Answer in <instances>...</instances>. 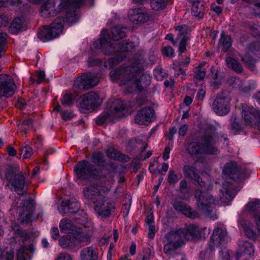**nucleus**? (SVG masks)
I'll use <instances>...</instances> for the list:
<instances>
[{
    "mask_svg": "<svg viewBox=\"0 0 260 260\" xmlns=\"http://www.w3.org/2000/svg\"><path fill=\"white\" fill-rule=\"evenodd\" d=\"M99 81V79L97 76L88 74L77 78L75 81V85L80 88L89 89L95 86Z\"/></svg>",
    "mask_w": 260,
    "mask_h": 260,
    "instance_id": "nucleus-15",
    "label": "nucleus"
},
{
    "mask_svg": "<svg viewBox=\"0 0 260 260\" xmlns=\"http://www.w3.org/2000/svg\"><path fill=\"white\" fill-rule=\"evenodd\" d=\"M239 247L240 254H243L251 257L253 255L254 249L253 245L248 241H239Z\"/></svg>",
    "mask_w": 260,
    "mask_h": 260,
    "instance_id": "nucleus-28",
    "label": "nucleus"
},
{
    "mask_svg": "<svg viewBox=\"0 0 260 260\" xmlns=\"http://www.w3.org/2000/svg\"><path fill=\"white\" fill-rule=\"evenodd\" d=\"M250 52L255 54L256 56L260 58V43L255 42L252 43L249 47Z\"/></svg>",
    "mask_w": 260,
    "mask_h": 260,
    "instance_id": "nucleus-45",
    "label": "nucleus"
},
{
    "mask_svg": "<svg viewBox=\"0 0 260 260\" xmlns=\"http://www.w3.org/2000/svg\"><path fill=\"white\" fill-rule=\"evenodd\" d=\"M220 43H222L223 46V50L224 52L227 51L232 45V41L231 38L229 36H225L223 33L221 35Z\"/></svg>",
    "mask_w": 260,
    "mask_h": 260,
    "instance_id": "nucleus-36",
    "label": "nucleus"
},
{
    "mask_svg": "<svg viewBox=\"0 0 260 260\" xmlns=\"http://www.w3.org/2000/svg\"><path fill=\"white\" fill-rule=\"evenodd\" d=\"M81 105L86 109H91L99 105L102 100L95 92H90L81 97Z\"/></svg>",
    "mask_w": 260,
    "mask_h": 260,
    "instance_id": "nucleus-18",
    "label": "nucleus"
},
{
    "mask_svg": "<svg viewBox=\"0 0 260 260\" xmlns=\"http://www.w3.org/2000/svg\"><path fill=\"white\" fill-rule=\"evenodd\" d=\"M195 197L197 200V204L198 208L208 214L211 211V205L216 204V200L212 196L207 193L203 194L199 190L196 191Z\"/></svg>",
    "mask_w": 260,
    "mask_h": 260,
    "instance_id": "nucleus-12",
    "label": "nucleus"
},
{
    "mask_svg": "<svg viewBox=\"0 0 260 260\" xmlns=\"http://www.w3.org/2000/svg\"><path fill=\"white\" fill-rule=\"evenodd\" d=\"M31 120L29 119L23 122L19 125V128L21 131L26 132L27 130L31 128L32 127Z\"/></svg>",
    "mask_w": 260,
    "mask_h": 260,
    "instance_id": "nucleus-48",
    "label": "nucleus"
},
{
    "mask_svg": "<svg viewBox=\"0 0 260 260\" xmlns=\"http://www.w3.org/2000/svg\"><path fill=\"white\" fill-rule=\"evenodd\" d=\"M231 131L233 134H236L242 129V125L238 122V121H237L236 118L233 119V118H232L231 119Z\"/></svg>",
    "mask_w": 260,
    "mask_h": 260,
    "instance_id": "nucleus-43",
    "label": "nucleus"
},
{
    "mask_svg": "<svg viewBox=\"0 0 260 260\" xmlns=\"http://www.w3.org/2000/svg\"><path fill=\"white\" fill-rule=\"evenodd\" d=\"M223 173L232 179H235L234 175H238L239 172L237 168V164L235 162H230L226 164L223 169Z\"/></svg>",
    "mask_w": 260,
    "mask_h": 260,
    "instance_id": "nucleus-32",
    "label": "nucleus"
},
{
    "mask_svg": "<svg viewBox=\"0 0 260 260\" xmlns=\"http://www.w3.org/2000/svg\"><path fill=\"white\" fill-rule=\"evenodd\" d=\"M125 108L123 102L119 100H116L114 102L111 108L114 110L115 113H117Z\"/></svg>",
    "mask_w": 260,
    "mask_h": 260,
    "instance_id": "nucleus-47",
    "label": "nucleus"
},
{
    "mask_svg": "<svg viewBox=\"0 0 260 260\" xmlns=\"http://www.w3.org/2000/svg\"><path fill=\"white\" fill-rule=\"evenodd\" d=\"M227 66L235 71L236 72L240 73L242 71V67L240 62L235 58L229 56L225 59Z\"/></svg>",
    "mask_w": 260,
    "mask_h": 260,
    "instance_id": "nucleus-33",
    "label": "nucleus"
},
{
    "mask_svg": "<svg viewBox=\"0 0 260 260\" xmlns=\"http://www.w3.org/2000/svg\"><path fill=\"white\" fill-rule=\"evenodd\" d=\"M194 73L196 78L202 80L205 76V72L203 69H200V67L194 68Z\"/></svg>",
    "mask_w": 260,
    "mask_h": 260,
    "instance_id": "nucleus-53",
    "label": "nucleus"
},
{
    "mask_svg": "<svg viewBox=\"0 0 260 260\" xmlns=\"http://www.w3.org/2000/svg\"><path fill=\"white\" fill-rule=\"evenodd\" d=\"M114 209V203L105 197L99 196V199L95 203L94 210L97 213L103 217L110 215Z\"/></svg>",
    "mask_w": 260,
    "mask_h": 260,
    "instance_id": "nucleus-13",
    "label": "nucleus"
},
{
    "mask_svg": "<svg viewBox=\"0 0 260 260\" xmlns=\"http://www.w3.org/2000/svg\"><path fill=\"white\" fill-rule=\"evenodd\" d=\"M83 0H60L57 7H55V0H46L41 7L40 13L44 17H53L58 13L67 10H73V13L67 14V20L72 24L76 22L77 15L75 9L80 7Z\"/></svg>",
    "mask_w": 260,
    "mask_h": 260,
    "instance_id": "nucleus-1",
    "label": "nucleus"
},
{
    "mask_svg": "<svg viewBox=\"0 0 260 260\" xmlns=\"http://www.w3.org/2000/svg\"><path fill=\"white\" fill-rule=\"evenodd\" d=\"M30 214L27 211L23 212L20 214V220L22 223H27L30 221Z\"/></svg>",
    "mask_w": 260,
    "mask_h": 260,
    "instance_id": "nucleus-54",
    "label": "nucleus"
},
{
    "mask_svg": "<svg viewBox=\"0 0 260 260\" xmlns=\"http://www.w3.org/2000/svg\"><path fill=\"white\" fill-rule=\"evenodd\" d=\"M132 67H126L124 69H118L112 71L110 73V78L113 81H116L121 78H124V79L121 81V84L123 85L122 83V81L123 80L127 81L130 78V71Z\"/></svg>",
    "mask_w": 260,
    "mask_h": 260,
    "instance_id": "nucleus-23",
    "label": "nucleus"
},
{
    "mask_svg": "<svg viewBox=\"0 0 260 260\" xmlns=\"http://www.w3.org/2000/svg\"><path fill=\"white\" fill-rule=\"evenodd\" d=\"M231 99L228 96L217 97L212 105L214 112L218 115L227 114L230 109Z\"/></svg>",
    "mask_w": 260,
    "mask_h": 260,
    "instance_id": "nucleus-14",
    "label": "nucleus"
},
{
    "mask_svg": "<svg viewBox=\"0 0 260 260\" xmlns=\"http://www.w3.org/2000/svg\"><path fill=\"white\" fill-rule=\"evenodd\" d=\"M255 224V231L252 229V223L247 220H241L239 225L243 229L246 236L254 240L260 241V213H256L254 215Z\"/></svg>",
    "mask_w": 260,
    "mask_h": 260,
    "instance_id": "nucleus-8",
    "label": "nucleus"
},
{
    "mask_svg": "<svg viewBox=\"0 0 260 260\" xmlns=\"http://www.w3.org/2000/svg\"><path fill=\"white\" fill-rule=\"evenodd\" d=\"M242 117L247 124H252L256 119L258 112L253 107L242 104Z\"/></svg>",
    "mask_w": 260,
    "mask_h": 260,
    "instance_id": "nucleus-22",
    "label": "nucleus"
},
{
    "mask_svg": "<svg viewBox=\"0 0 260 260\" xmlns=\"http://www.w3.org/2000/svg\"><path fill=\"white\" fill-rule=\"evenodd\" d=\"M93 166L86 160H82L78 162L74 168L75 174L77 178L85 180L92 175H94Z\"/></svg>",
    "mask_w": 260,
    "mask_h": 260,
    "instance_id": "nucleus-11",
    "label": "nucleus"
},
{
    "mask_svg": "<svg viewBox=\"0 0 260 260\" xmlns=\"http://www.w3.org/2000/svg\"><path fill=\"white\" fill-rule=\"evenodd\" d=\"M175 29L178 31L177 39L180 41L179 51L183 52L186 50V43L189 39L187 35L189 28L187 26L184 25L176 27Z\"/></svg>",
    "mask_w": 260,
    "mask_h": 260,
    "instance_id": "nucleus-20",
    "label": "nucleus"
},
{
    "mask_svg": "<svg viewBox=\"0 0 260 260\" xmlns=\"http://www.w3.org/2000/svg\"><path fill=\"white\" fill-rule=\"evenodd\" d=\"M97 190L98 188L94 186L86 187L83 191L84 197L87 200L92 201L95 203L96 201L99 199V196H100L98 194Z\"/></svg>",
    "mask_w": 260,
    "mask_h": 260,
    "instance_id": "nucleus-30",
    "label": "nucleus"
},
{
    "mask_svg": "<svg viewBox=\"0 0 260 260\" xmlns=\"http://www.w3.org/2000/svg\"><path fill=\"white\" fill-rule=\"evenodd\" d=\"M230 82L233 88H239L244 92H247L252 89L248 82H243L240 78H232Z\"/></svg>",
    "mask_w": 260,
    "mask_h": 260,
    "instance_id": "nucleus-31",
    "label": "nucleus"
},
{
    "mask_svg": "<svg viewBox=\"0 0 260 260\" xmlns=\"http://www.w3.org/2000/svg\"><path fill=\"white\" fill-rule=\"evenodd\" d=\"M131 206V199H129L128 200V203H125L123 205V214L124 216H127L129 213L130 208Z\"/></svg>",
    "mask_w": 260,
    "mask_h": 260,
    "instance_id": "nucleus-59",
    "label": "nucleus"
},
{
    "mask_svg": "<svg viewBox=\"0 0 260 260\" xmlns=\"http://www.w3.org/2000/svg\"><path fill=\"white\" fill-rule=\"evenodd\" d=\"M137 64H139V63ZM137 64L132 67L130 71V78L127 81H122V83L123 85H127L132 89H136L139 91H141L150 85L151 77L148 73L140 75L137 72L138 70L140 69V67H137ZM132 91V90H128L129 92Z\"/></svg>",
    "mask_w": 260,
    "mask_h": 260,
    "instance_id": "nucleus-3",
    "label": "nucleus"
},
{
    "mask_svg": "<svg viewBox=\"0 0 260 260\" xmlns=\"http://www.w3.org/2000/svg\"><path fill=\"white\" fill-rule=\"evenodd\" d=\"M61 117L65 120H69L74 117V115L67 111H62L60 112Z\"/></svg>",
    "mask_w": 260,
    "mask_h": 260,
    "instance_id": "nucleus-63",
    "label": "nucleus"
},
{
    "mask_svg": "<svg viewBox=\"0 0 260 260\" xmlns=\"http://www.w3.org/2000/svg\"><path fill=\"white\" fill-rule=\"evenodd\" d=\"M154 116V110L150 107H146L138 112L135 120L139 124L147 125L153 120Z\"/></svg>",
    "mask_w": 260,
    "mask_h": 260,
    "instance_id": "nucleus-16",
    "label": "nucleus"
},
{
    "mask_svg": "<svg viewBox=\"0 0 260 260\" xmlns=\"http://www.w3.org/2000/svg\"><path fill=\"white\" fill-rule=\"evenodd\" d=\"M6 177L18 194L23 193V189L25 185V178L21 172L13 169H10L6 173Z\"/></svg>",
    "mask_w": 260,
    "mask_h": 260,
    "instance_id": "nucleus-9",
    "label": "nucleus"
},
{
    "mask_svg": "<svg viewBox=\"0 0 260 260\" xmlns=\"http://www.w3.org/2000/svg\"><path fill=\"white\" fill-rule=\"evenodd\" d=\"M179 247L175 246V245L171 242H167L165 245L164 250L166 254L169 255V257L173 255L175 252H174L176 249Z\"/></svg>",
    "mask_w": 260,
    "mask_h": 260,
    "instance_id": "nucleus-41",
    "label": "nucleus"
},
{
    "mask_svg": "<svg viewBox=\"0 0 260 260\" xmlns=\"http://www.w3.org/2000/svg\"><path fill=\"white\" fill-rule=\"evenodd\" d=\"M163 52L164 54L168 57H172L174 54V50L170 46H166L164 48Z\"/></svg>",
    "mask_w": 260,
    "mask_h": 260,
    "instance_id": "nucleus-58",
    "label": "nucleus"
},
{
    "mask_svg": "<svg viewBox=\"0 0 260 260\" xmlns=\"http://www.w3.org/2000/svg\"><path fill=\"white\" fill-rule=\"evenodd\" d=\"M23 20L20 18H15L11 23L10 29L11 31L15 34L17 33L22 27Z\"/></svg>",
    "mask_w": 260,
    "mask_h": 260,
    "instance_id": "nucleus-37",
    "label": "nucleus"
},
{
    "mask_svg": "<svg viewBox=\"0 0 260 260\" xmlns=\"http://www.w3.org/2000/svg\"><path fill=\"white\" fill-rule=\"evenodd\" d=\"M32 154V151L30 147L28 146H25L20 149V155L24 158L30 157Z\"/></svg>",
    "mask_w": 260,
    "mask_h": 260,
    "instance_id": "nucleus-44",
    "label": "nucleus"
},
{
    "mask_svg": "<svg viewBox=\"0 0 260 260\" xmlns=\"http://www.w3.org/2000/svg\"><path fill=\"white\" fill-rule=\"evenodd\" d=\"M168 260H186L183 254L175 253L173 255L169 257Z\"/></svg>",
    "mask_w": 260,
    "mask_h": 260,
    "instance_id": "nucleus-60",
    "label": "nucleus"
},
{
    "mask_svg": "<svg viewBox=\"0 0 260 260\" xmlns=\"http://www.w3.org/2000/svg\"><path fill=\"white\" fill-rule=\"evenodd\" d=\"M103 157L104 155L102 152H96L92 155V160L94 164L100 165L103 162Z\"/></svg>",
    "mask_w": 260,
    "mask_h": 260,
    "instance_id": "nucleus-50",
    "label": "nucleus"
},
{
    "mask_svg": "<svg viewBox=\"0 0 260 260\" xmlns=\"http://www.w3.org/2000/svg\"><path fill=\"white\" fill-rule=\"evenodd\" d=\"M113 113L107 112L96 118V123L98 125H102L105 122L111 120V117L113 116Z\"/></svg>",
    "mask_w": 260,
    "mask_h": 260,
    "instance_id": "nucleus-38",
    "label": "nucleus"
},
{
    "mask_svg": "<svg viewBox=\"0 0 260 260\" xmlns=\"http://www.w3.org/2000/svg\"><path fill=\"white\" fill-rule=\"evenodd\" d=\"M107 156L114 159H122L121 154L113 148H109L107 151Z\"/></svg>",
    "mask_w": 260,
    "mask_h": 260,
    "instance_id": "nucleus-42",
    "label": "nucleus"
},
{
    "mask_svg": "<svg viewBox=\"0 0 260 260\" xmlns=\"http://www.w3.org/2000/svg\"><path fill=\"white\" fill-rule=\"evenodd\" d=\"M59 228L61 233L71 235H75V233H76V231H79L80 232V235H83V233L92 234V231H87L85 228L81 229L80 228L74 226L70 220L66 218L61 220Z\"/></svg>",
    "mask_w": 260,
    "mask_h": 260,
    "instance_id": "nucleus-17",
    "label": "nucleus"
},
{
    "mask_svg": "<svg viewBox=\"0 0 260 260\" xmlns=\"http://www.w3.org/2000/svg\"><path fill=\"white\" fill-rule=\"evenodd\" d=\"M173 206L176 210L180 211L189 218H194L197 217V213L196 212L192 211L189 206L181 201L173 202Z\"/></svg>",
    "mask_w": 260,
    "mask_h": 260,
    "instance_id": "nucleus-25",
    "label": "nucleus"
},
{
    "mask_svg": "<svg viewBox=\"0 0 260 260\" xmlns=\"http://www.w3.org/2000/svg\"><path fill=\"white\" fill-rule=\"evenodd\" d=\"M185 240H192L197 238L199 235L198 228L194 225H189L183 230Z\"/></svg>",
    "mask_w": 260,
    "mask_h": 260,
    "instance_id": "nucleus-29",
    "label": "nucleus"
},
{
    "mask_svg": "<svg viewBox=\"0 0 260 260\" xmlns=\"http://www.w3.org/2000/svg\"><path fill=\"white\" fill-rule=\"evenodd\" d=\"M141 9H131L128 13V17L130 21L133 23H136L137 18H138Z\"/></svg>",
    "mask_w": 260,
    "mask_h": 260,
    "instance_id": "nucleus-40",
    "label": "nucleus"
},
{
    "mask_svg": "<svg viewBox=\"0 0 260 260\" xmlns=\"http://www.w3.org/2000/svg\"><path fill=\"white\" fill-rule=\"evenodd\" d=\"M150 4L153 10L158 11L166 7V0H151Z\"/></svg>",
    "mask_w": 260,
    "mask_h": 260,
    "instance_id": "nucleus-39",
    "label": "nucleus"
},
{
    "mask_svg": "<svg viewBox=\"0 0 260 260\" xmlns=\"http://www.w3.org/2000/svg\"><path fill=\"white\" fill-rule=\"evenodd\" d=\"M183 234L182 229L171 231L166 236V241L172 243L175 246L180 247L184 244L185 240Z\"/></svg>",
    "mask_w": 260,
    "mask_h": 260,
    "instance_id": "nucleus-19",
    "label": "nucleus"
},
{
    "mask_svg": "<svg viewBox=\"0 0 260 260\" xmlns=\"http://www.w3.org/2000/svg\"><path fill=\"white\" fill-rule=\"evenodd\" d=\"M79 208V204L76 199L72 198L70 200H63L62 204L58 208L59 211L61 214L69 213L71 209H75L73 212H76Z\"/></svg>",
    "mask_w": 260,
    "mask_h": 260,
    "instance_id": "nucleus-24",
    "label": "nucleus"
},
{
    "mask_svg": "<svg viewBox=\"0 0 260 260\" xmlns=\"http://www.w3.org/2000/svg\"><path fill=\"white\" fill-rule=\"evenodd\" d=\"M10 20V17L5 15H0V27L6 26Z\"/></svg>",
    "mask_w": 260,
    "mask_h": 260,
    "instance_id": "nucleus-55",
    "label": "nucleus"
},
{
    "mask_svg": "<svg viewBox=\"0 0 260 260\" xmlns=\"http://www.w3.org/2000/svg\"><path fill=\"white\" fill-rule=\"evenodd\" d=\"M55 260H73V258L69 253H61L58 254Z\"/></svg>",
    "mask_w": 260,
    "mask_h": 260,
    "instance_id": "nucleus-57",
    "label": "nucleus"
},
{
    "mask_svg": "<svg viewBox=\"0 0 260 260\" xmlns=\"http://www.w3.org/2000/svg\"><path fill=\"white\" fill-rule=\"evenodd\" d=\"M215 143L214 137L210 136L203 140L201 143H190L187 147V151L191 155L199 154H215L218 150L214 146Z\"/></svg>",
    "mask_w": 260,
    "mask_h": 260,
    "instance_id": "nucleus-5",
    "label": "nucleus"
},
{
    "mask_svg": "<svg viewBox=\"0 0 260 260\" xmlns=\"http://www.w3.org/2000/svg\"><path fill=\"white\" fill-rule=\"evenodd\" d=\"M16 88V85L11 76L8 75H0V99L12 96Z\"/></svg>",
    "mask_w": 260,
    "mask_h": 260,
    "instance_id": "nucleus-10",
    "label": "nucleus"
},
{
    "mask_svg": "<svg viewBox=\"0 0 260 260\" xmlns=\"http://www.w3.org/2000/svg\"><path fill=\"white\" fill-rule=\"evenodd\" d=\"M183 171L186 176L189 177L202 186H204L205 184V181H203L202 179L205 180L209 178V176L207 173H201L202 178H200V177L196 173L195 168L192 166H185L183 168Z\"/></svg>",
    "mask_w": 260,
    "mask_h": 260,
    "instance_id": "nucleus-21",
    "label": "nucleus"
},
{
    "mask_svg": "<svg viewBox=\"0 0 260 260\" xmlns=\"http://www.w3.org/2000/svg\"><path fill=\"white\" fill-rule=\"evenodd\" d=\"M148 226V237L150 239H153L154 237L156 230L154 224H150L147 225Z\"/></svg>",
    "mask_w": 260,
    "mask_h": 260,
    "instance_id": "nucleus-61",
    "label": "nucleus"
},
{
    "mask_svg": "<svg viewBox=\"0 0 260 260\" xmlns=\"http://www.w3.org/2000/svg\"><path fill=\"white\" fill-rule=\"evenodd\" d=\"M34 252L35 248L33 245H30L27 248L25 246H22L17 251V258L18 260H26L25 256L27 255V251Z\"/></svg>",
    "mask_w": 260,
    "mask_h": 260,
    "instance_id": "nucleus-34",
    "label": "nucleus"
},
{
    "mask_svg": "<svg viewBox=\"0 0 260 260\" xmlns=\"http://www.w3.org/2000/svg\"><path fill=\"white\" fill-rule=\"evenodd\" d=\"M62 105L65 106H69L73 104V98L72 95L70 93H66L63 95L61 99Z\"/></svg>",
    "mask_w": 260,
    "mask_h": 260,
    "instance_id": "nucleus-52",
    "label": "nucleus"
},
{
    "mask_svg": "<svg viewBox=\"0 0 260 260\" xmlns=\"http://www.w3.org/2000/svg\"><path fill=\"white\" fill-rule=\"evenodd\" d=\"M7 38V35L6 33H0V51L4 49Z\"/></svg>",
    "mask_w": 260,
    "mask_h": 260,
    "instance_id": "nucleus-56",
    "label": "nucleus"
},
{
    "mask_svg": "<svg viewBox=\"0 0 260 260\" xmlns=\"http://www.w3.org/2000/svg\"><path fill=\"white\" fill-rule=\"evenodd\" d=\"M125 29V28H123L118 26L113 27L111 30L113 39L118 40L124 37L126 34Z\"/></svg>",
    "mask_w": 260,
    "mask_h": 260,
    "instance_id": "nucleus-35",
    "label": "nucleus"
},
{
    "mask_svg": "<svg viewBox=\"0 0 260 260\" xmlns=\"http://www.w3.org/2000/svg\"><path fill=\"white\" fill-rule=\"evenodd\" d=\"M229 240V238L225 230L220 228H216L214 230L209 243V247L211 250H213L217 245L221 246L219 255L220 260H230L229 250L226 247H224Z\"/></svg>",
    "mask_w": 260,
    "mask_h": 260,
    "instance_id": "nucleus-4",
    "label": "nucleus"
},
{
    "mask_svg": "<svg viewBox=\"0 0 260 260\" xmlns=\"http://www.w3.org/2000/svg\"><path fill=\"white\" fill-rule=\"evenodd\" d=\"M80 260H98L97 250L91 246L82 249L80 252Z\"/></svg>",
    "mask_w": 260,
    "mask_h": 260,
    "instance_id": "nucleus-26",
    "label": "nucleus"
},
{
    "mask_svg": "<svg viewBox=\"0 0 260 260\" xmlns=\"http://www.w3.org/2000/svg\"><path fill=\"white\" fill-rule=\"evenodd\" d=\"M177 176L174 172H170L168 175V181L172 184L176 182L177 181Z\"/></svg>",
    "mask_w": 260,
    "mask_h": 260,
    "instance_id": "nucleus-64",
    "label": "nucleus"
},
{
    "mask_svg": "<svg viewBox=\"0 0 260 260\" xmlns=\"http://www.w3.org/2000/svg\"><path fill=\"white\" fill-rule=\"evenodd\" d=\"M80 233L79 231H76L75 235H72L71 236L69 235L62 236L59 240V245L63 248L73 249L87 245L90 242L92 233H83V235H80Z\"/></svg>",
    "mask_w": 260,
    "mask_h": 260,
    "instance_id": "nucleus-6",
    "label": "nucleus"
},
{
    "mask_svg": "<svg viewBox=\"0 0 260 260\" xmlns=\"http://www.w3.org/2000/svg\"><path fill=\"white\" fill-rule=\"evenodd\" d=\"M260 207V202L258 200H254L247 204V207L250 212H253Z\"/></svg>",
    "mask_w": 260,
    "mask_h": 260,
    "instance_id": "nucleus-49",
    "label": "nucleus"
},
{
    "mask_svg": "<svg viewBox=\"0 0 260 260\" xmlns=\"http://www.w3.org/2000/svg\"><path fill=\"white\" fill-rule=\"evenodd\" d=\"M134 45L132 42L123 43L121 46L118 45L113 46L110 43L109 35L107 30H103L99 40L93 43L92 48L94 50L101 49L106 55L112 54L118 51H132Z\"/></svg>",
    "mask_w": 260,
    "mask_h": 260,
    "instance_id": "nucleus-2",
    "label": "nucleus"
},
{
    "mask_svg": "<svg viewBox=\"0 0 260 260\" xmlns=\"http://www.w3.org/2000/svg\"><path fill=\"white\" fill-rule=\"evenodd\" d=\"M64 21L63 17H59L51 24L50 27H43L38 32L39 38L46 42L59 36L62 31Z\"/></svg>",
    "mask_w": 260,
    "mask_h": 260,
    "instance_id": "nucleus-7",
    "label": "nucleus"
},
{
    "mask_svg": "<svg viewBox=\"0 0 260 260\" xmlns=\"http://www.w3.org/2000/svg\"><path fill=\"white\" fill-rule=\"evenodd\" d=\"M150 18L148 14L141 9L138 18H137L136 23H144L147 21Z\"/></svg>",
    "mask_w": 260,
    "mask_h": 260,
    "instance_id": "nucleus-46",
    "label": "nucleus"
},
{
    "mask_svg": "<svg viewBox=\"0 0 260 260\" xmlns=\"http://www.w3.org/2000/svg\"><path fill=\"white\" fill-rule=\"evenodd\" d=\"M36 76L37 78V84H40L44 80L45 74L44 71H38L36 73Z\"/></svg>",
    "mask_w": 260,
    "mask_h": 260,
    "instance_id": "nucleus-62",
    "label": "nucleus"
},
{
    "mask_svg": "<svg viewBox=\"0 0 260 260\" xmlns=\"http://www.w3.org/2000/svg\"><path fill=\"white\" fill-rule=\"evenodd\" d=\"M235 193H233V189L229 184H224L221 190L220 199L222 202L226 203L231 201Z\"/></svg>",
    "mask_w": 260,
    "mask_h": 260,
    "instance_id": "nucleus-27",
    "label": "nucleus"
},
{
    "mask_svg": "<svg viewBox=\"0 0 260 260\" xmlns=\"http://www.w3.org/2000/svg\"><path fill=\"white\" fill-rule=\"evenodd\" d=\"M242 60L248 68H252L254 67L255 60L249 55H245L242 58Z\"/></svg>",
    "mask_w": 260,
    "mask_h": 260,
    "instance_id": "nucleus-51",
    "label": "nucleus"
}]
</instances>
